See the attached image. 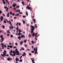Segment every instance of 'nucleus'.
<instances>
[{
  "label": "nucleus",
  "mask_w": 63,
  "mask_h": 63,
  "mask_svg": "<svg viewBox=\"0 0 63 63\" xmlns=\"http://www.w3.org/2000/svg\"><path fill=\"white\" fill-rule=\"evenodd\" d=\"M10 52V53H13V50H11Z\"/></svg>",
  "instance_id": "30"
},
{
  "label": "nucleus",
  "mask_w": 63,
  "mask_h": 63,
  "mask_svg": "<svg viewBox=\"0 0 63 63\" xmlns=\"http://www.w3.org/2000/svg\"><path fill=\"white\" fill-rule=\"evenodd\" d=\"M2 1L3 3L4 4H5L6 3V2H5V0H2Z\"/></svg>",
  "instance_id": "9"
},
{
  "label": "nucleus",
  "mask_w": 63,
  "mask_h": 63,
  "mask_svg": "<svg viewBox=\"0 0 63 63\" xmlns=\"http://www.w3.org/2000/svg\"><path fill=\"white\" fill-rule=\"evenodd\" d=\"M10 36H11V37H12V38L13 37V35L11 34L10 35Z\"/></svg>",
  "instance_id": "35"
},
{
  "label": "nucleus",
  "mask_w": 63,
  "mask_h": 63,
  "mask_svg": "<svg viewBox=\"0 0 63 63\" xmlns=\"http://www.w3.org/2000/svg\"><path fill=\"white\" fill-rule=\"evenodd\" d=\"M34 59H33L32 60V62H34Z\"/></svg>",
  "instance_id": "44"
},
{
  "label": "nucleus",
  "mask_w": 63,
  "mask_h": 63,
  "mask_svg": "<svg viewBox=\"0 0 63 63\" xmlns=\"http://www.w3.org/2000/svg\"><path fill=\"white\" fill-rule=\"evenodd\" d=\"M29 55L30 56H31V55H32V54L31 53H29Z\"/></svg>",
  "instance_id": "43"
},
{
  "label": "nucleus",
  "mask_w": 63,
  "mask_h": 63,
  "mask_svg": "<svg viewBox=\"0 0 63 63\" xmlns=\"http://www.w3.org/2000/svg\"><path fill=\"white\" fill-rule=\"evenodd\" d=\"M26 16H28V12H27V11L26 12Z\"/></svg>",
  "instance_id": "32"
},
{
  "label": "nucleus",
  "mask_w": 63,
  "mask_h": 63,
  "mask_svg": "<svg viewBox=\"0 0 63 63\" xmlns=\"http://www.w3.org/2000/svg\"><path fill=\"white\" fill-rule=\"evenodd\" d=\"M32 20H33V22L34 23H36V20L35 19H33Z\"/></svg>",
  "instance_id": "12"
},
{
  "label": "nucleus",
  "mask_w": 63,
  "mask_h": 63,
  "mask_svg": "<svg viewBox=\"0 0 63 63\" xmlns=\"http://www.w3.org/2000/svg\"><path fill=\"white\" fill-rule=\"evenodd\" d=\"M23 17H26V16H23Z\"/></svg>",
  "instance_id": "50"
},
{
  "label": "nucleus",
  "mask_w": 63,
  "mask_h": 63,
  "mask_svg": "<svg viewBox=\"0 0 63 63\" xmlns=\"http://www.w3.org/2000/svg\"><path fill=\"white\" fill-rule=\"evenodd\" d=\"M2 13V11H1L0 10V14H1Z\"/></svg>",
  "instance_id": "59"
},
{
  "label": "nucleus",
  "mask_w": 63,
  "mask_h": 63,
  "mask_svg": "<svg viewBox=\"0 0 63 63\" xmlns=\"http://www.w3.org/2000/svg\"><path fill=\"white\" fill-rule=\"evenodd\" d=\"M25 22L24 21V20H23V23L24 24H25Z\"/></svg>",
  "instance_id": "27"
},
{
  "label": "nucleus",
  "mask_w": 63,
  "mask_h": 63,
  "mask_svg": "<svg viewBox=\"0 0 63 63\" xmlns=\"http://www.w3.org/2000/svg\"><path fill=\"white\" fill-rule=\"evenodd\" d=\"M24 1H22V4L23 5V6H24V5H25V4H24Z\"/></svg>",
  "instance_id": "17"
},
{
  "label": "nucleus",
  "mask_w": 63,
  "mask_h": 63,
  "mask_svg": "<svg viewBox=\"0 0 63 63\" xmlns=\"http://www.w3.org/2000/svg\"><path fill=\"white\" fill-rule=\"evenodd\" d=\"M36 34V33L34 32H33V33L32 34L33 37H34V36H35V34Z\"/></svg>",
  "instance_id": "11"
},
{
  "label": "nucleus",
  "mask_w": 63,
  "mask_h": 63,
  "mask_svg": "<svg viewBox=\"0 0 63 63\" xmlns=\"http://www.w3.org/2000/svg\"><path fill=\"white\" fill-rule=\"evenodd\" d=\"M17 49H16L15 50V51H17Z\"/></svg>",
  "instance_id": "54"
},
{
  "label": "nucleus",
  "mask_w": 63,
  "mask_h": 63,
  "mask_svg": "<svg viewBox=\"0 0 63 63\" xmlns=\"http://www.w3.org/2000/svg\"><path fill=\"white\" fill-rule=\"evenodd\" d=\"M18 34L19 36V35H20L21 34V33H20L19 32L18 33Z\"/></svg>",
  "instance_id": "38"
},
{
  "label": "nucleus",
  "mask_w": 63,
  "mask_h": 63,
  "mask_svg": "<svg viewBox=\"0 0 63 63\" xmlns=\"http://www.w3.org/2000/svg\"><path fill=\"white\" fill-rule=\"evenodd\" d=\"M23 38H25V36L24 35H22L21 36V37L22 38H23Z\"/></svg>",
  "instance_id": "13"
},
{
  "label": "nucleus",
  "mask_w": 63,
  "mask_h": 63,
  "mask_svg": "<svg viewBox=\"0 0 63 63\" xmlns=\"http://www.w3.org/2000/svg\"><path fill=\"white\" fill-rule=\"evenodd\" d=\"M15 55H16V54H14L13 55V56H15Z\"/></svg>",
  "instance_id": "48"
},
{
  "label": "nucleus",
  "mask_w": 63,
  "mask_h": 63,
  "mask_svg": "<svg viewBox=\"0 0 63 63\" xmlns=\"http://www.w3.org/2000/svg\"><path fill=\"white\" fill-rule=\"evenodd\" d=\"M16 30H17V31L18 30V27H17L16 28Z\"/></svg>",
  "instance_id": "24"
},
{
  "label": "nucleus",
  "mask_w": 63,
  "mask_h": 63,
  "mask_svg": "<svg viewBox=\"0 0 63 63\" xmlns=\"http://www.w3.org/2000/svg\"><path fill=\"white\" fill-rule=\"evenodd\" d=\"M1 45L2 46H1L2 47H6V45H4V44L3 43H1Z\"/></svg>",
  "instance_id": "4"
},
{
  "label": "nucleus",
  "mask_w": 63,
  "mask_h": 63,
  "mask_svg": "<svg viewBox=\"0 0 63 63\" xmlns=\"http://www.w3.org/2000/svg\"><path fill=\"white\" fill-rule=\"evenodd\" d=\"M0 38H3V36H2V35H1V36H0Z\"/></svg>",
  "instance_id": "49"
},
{
  "label": "nucleus",
  "mask_w": 63,
  "mask_h": 63,
  "mask_svg": "<svg viewBox=\"0 0 63 63\" xmlns=\"http://www.w3.org/2000/svg\"><path fill=\"white\" fill-rule=\"evenodd\" d=\"M29 38L31 37V35L30 34H29Z\"/></svg>",
  "instance_id": "31"
},
{
  "label": "nucleus",
  "mask_w": 63,
  "mask_h": 63,
  "mask_svg": "<svg viewBox=\"0 0 63 63\" xmlns=\"http://www.w3.org/2000/svg\"><path fill=\"white\" fill-rule=\"evenodd\" d=\"M7 53V51L6 50H4V52H3V55L4 56H6V53Z\"/></svg>",
  "instance_id": "2"
},
{
  "label": "nucleus",
  "mask_w": 63,
  "mask_h": 63,
  "mask_svg": "<svg viewBox=\"0 0 63 63\" xmlns=\"http://www.w3.org/2000/svg\"><path fill=\"white\" fill-rule=\"evenodd\" d=\"M15 53H18V54H19V52L18 51H16Z\"/></svg>",
  "instance_id": "15"
},
{
  "label": "nucleus",
  "mask_w": 63,
  "mask_h": 63,
  "mask_svg": "<svg viewBox=\"0 0 63 63\" xmlns=\"http://www.w3.org/2000/svg\"><path fill=\"white\" fill-rule=\"evenodd\" d=\"M9 24H10V25L12 24V23H11V21L10 20L9 21Z\"/></svg>",
  "instance_id": "36"
},
{
  "label": "nucleus",
  "mask_w": 63,
  "mask_h": 63,
  "mask_svg": "<svg viewBox=\"0 0 63 63\" xmlns=\"http://www.w3.org/2000/svg\"><path fill=\"white\" fill-rule=\"evenodd\" d=\"M7 36H9L10 35V34L8 33L7 34Z\"/></svg>",
  "instance_id": "46"
},
{
  "label": "nucleus",
  "mask_w": 63,
  "mask_h": 63,
  "mask_svg": "<svg viewBox=\"0 0 63 63\" xmlns=\"http://www.w3.org/2000/svg\"><path fill=\"white\" fill-rule=\"evenodd\" d=\"M16 48V46H15L13 48Z\"/></svg>",
  "instance_id": "57"
},
{
  "label": "nucleus",
  "mask_w": 63,
  "mask_h": 63,
  "mask_svg": "<svg viewBox=\"0 0 63 63\" xmlns=\"http://www.w3.org/2000/svg\"><path fill=\"white\" fill-rule=\"evenodd\" d=\"M22 49L23 50L24 49V48H23V47H22Z\"/></svg>",
  "instance_id": "58"
},
{
  "label": "nucleus",
  "mask_w": 63,
  "mask_h": 63,
  "mask_svg": "<svg viewBox=\"0 0 63 63\" xmlns=\"http://www.w3.org/2000/svg\"><path fill=\"white\" fill-rule=\"evenodd\" d=\"M1 56H3V57H5V56L4 55H3L2 54H1Z\"/></svg>",
  "instance_id": "33"
},
{
  "label": "nucleus",
  "mask_w": 63,
  "mask_h": 63,
  "mask_svg": "<svg viewBox=\"0 0 63 63\" xmlns=\"http://www.w3.org/2000/svg\"><path fill=\"white\" fill-rule=\"evenodd\" d=\"M18 32L19 33H21V29H20L18 30Z\"/></svg>",
  "instance_id": "14"
},
{
  "label": "nucleus",
  "mask_w": 63,
  "mask_h": 63,
  "mask_svg": "<svg viewBox=\"0 0 63 63\" xmlns=\"http://www.w3.org/2000/svg\"><path fill=\"white\" fill-rule=\"evenodd\" d=\"M22 59H21V60H20L19 61V62H22Z\"/></svg>",
  "instance_id": "40"
},
{
  "label": "nucleus",
  "mask_w": 63,
  "mask_h": 63,
  "mask_svg": "<svg viewBox=\"0 0 63 63\" xmlns=\"http://www.w3.org/2000/svg\"><path fill=\"white\" fill-rule=\"evenodd\" d=\"M31 33H32L33 32H34V31H33L32 30H31Z\"/></svg>",
  "instance_id": "25"
},
{
  "label": "nucleus",
  "mask_w": 63,
  "mask_h": 63,
  "mask_svg": "<svg viewBox=\"0 0 63 63\" xmlns=\"http://www.w3.org/2000/svg\"><path fill=\"white\" fill-rule=\"evenodd\" d=\"M15 53H18V54H19V52L18 51H16Z\"/></svg>",
  "instance_id": "16"
},
{
  "label": "nucleus",
  "mask_w": 63,
  "mask_h": 63,
  "mask_svg": "<svg viewBox=\"0 0 63 63\" xmlns=\"http://www.w3.org/2000/svg\"><path fill=\"white\" fill-rule=\"evenodd\" d=\"M8 9H9V8H7L6 9V12H8Z\"/></svg>",
  "instance_id": "20"
},
{
  "label": "nucleus",
  "mask_w": 63,
  "mask_h": 63,
  "mask_svg": "<svg viewBox=\"0 0 63 63\" xmlns=\"http://www.w3.org/2000/svg\"><path fill=\"white\" fill-rule=\"evenodd\" d=\"M22 56H25V55H24V54H22Z\"/></svg>",
  "instance_id": "62"
},
{
  "label": "nucleus",
  "mask_w": 63,
  "mask_h": 63,
  "mask_svg": "<svg viewBox=\"0 0 63 63\" xmlns=\"http://www.w3.org/2000/svg\"><path fill=\"white\" fill-rule=\"evenodd\" d=\"M17 4H15V3H14V4H13L12 6L13 7H15V6H17Z\"/></svg>",
  "instance_id": "5"
},
{
  "label": "nucleus",
  "mask_w": 63,
  "mask_h": 63,
  "mask_svg": "<svg viewBox=\"0 0 63 63\" xmlns=\"http://www.w3.org/2000/svg\"><path fill=\"white\" fill-rule=\"evenodd\" d=\"M31 28V30H32L34 31V30H35V27L33 26H32L31 25H30Z\"/></svg>",
  "instance_id": "1"
},
{
  "label": "nucleus",
  "mask_w": 63,
  "mask_h": 63,
  "mask_svg": "<svg viewBox=\"0 0 63 63\" xmlns=\"http://www.w3.org/2000/svg\"><path fill=\"white\" fill-rule=\"evenodd\" d=\"M5 1H6V2H8V3H9V1H8V0H5Z\"/></svg>",
  "instance_id": "47"
},
{
  "label": "nucleus",
  "mask_w": 63,
  "mask_h": 63,
  "mask_svg": "<svg viewBox=\"0 0 63 63\" xmlns=\"http://www.w3.org/2000/svg\"><path fill=\"white\" fill-rule=\"evenodd\" d=\"M11 27V29H13V28H14V26H12V27Z\"/></svg>",
  "instance_id": "61"
},
{
  "label": "nucleus",
  "mask_w": 63,
  "mask_h": 63,
  "mask_svg": "<svg viewBox=\"0 0 63 63\" xmlns=\"http://www.w3.org/2000/svg\"><path fill=\"white\" fill-rule=\"evenodd\" d=\"M15 45H16V46H17V43H15Z\"/></svg>",
  "instance_id": "55"
},
{
  "label": "nucleus",
  "mask_w": 63,
  "mask_h": 63,
  "mask_svg": "<svg viewBox=\"0 0 63 63\" xmlns=\"http://www.w3.org/2000/svg\"><path fill=\"white\" fill-rule=\"evenodd\" d=\"M7 33H10V34H11V32H10V31H9V30H8V31H7Z\"/></svg>",
  "instance_id": "19"
},
{
  "label": "nucleus",
  "mask_w": 63,
  "mask_h": 63,
  "mask_svg": "<svg viewBox=\"0 0 63 63\" xmlns=\"http://www.w3.org/2000/svg\"><path fill=\"white\" fill-rule=\"evenodd\" d=\"M35 27L36 28H37V24H35Z\"/></svg>",
  "instance_id": "21"
},
{
  "label": "nucleus",
  "mask_w": 63,
  "mask_h": 63,
  "mask_svg": "<svg viewBox=\"0 0 63 63\" xmlns=\"http://www.w3.org/2000/svg\"><path fill=\"white\" fill-rule=\"evenodd\" d=\"M20 25H21V24H20V23H19V26H20Z\"/></svg>",
  "instance_id": "60"
},
{
  "label": "nucleus",
  "mask_w": 63,
  "mask_h": 63,
  "mask_svg": "<svg viewBox=\"0 0 63 63\" xmlns=\"http://www.w3.org/2000/svg\"><path fill=\"white\" fill-rule=\"evenodd\" d=\"M2 27L3 28V29H4L5 28V26H4V25L2 26Z\"/></svg>",
  "instance_id": "28"
},
{
  "label": "nucleus",
  "mask_w": 63,
  "mask_h": 63,
  "mask_svg": "<svg viewBox=\"0 0 63 63\" xmlns=\"http://www.w3.org/2000/svg\"><path fill=\"white\" fill-rule=\"evenodd\" d=\"M1 40H3V41H4V38H1Z\"/></svg>",
  "instance_id": "34"
},
{
  "label": "nucleus",
  "mask_w": 63,
  "mask_h": 63,
  "mask_svg": "<svg viewBox=\"0 0 63 63\" xmlns=\"http://www.w3.org/2000/svg\"><path fill=\"white\" fill-rule=\"evenodd\" d=\"M26 8H27V9H28V10H30V7H29V6H27V7H26Z\"/></svg>",
  "instance_id": "8"
},
{
  "label": "nucleus",
  "mask_w": 63,
  "mask_h": 63,
  "mask_svg": "<svg viewBox=\"0 0 63 63\" xmlns=\"http://www.w3.org/2000/svg\"><path fill=\"white\" fill-rule=\"evenodd\" d=\"M6 19L7 22H8V23H9V21H8V20H7V19Z\"/></svg>",
  "instance_id": "45"
},
{
  "label": "nucleus",
  "mask_w": 63,
  "mask_h": 63,
  "mask_svg": "<svg viewBox=\"0 0 63 63\" xmlns=\"http://www.w3.org/2000/svg\"><path fill=\"white\" fill-rule=\"evenodd\" d=\"M23 54L25 55H26V54L25 53V52H24L23 53Z\"/></svg>",
  "instance_id": "41"
},
{
  "label": "nucleus",
  "mask_w": 63,
  "mask_h": 63,
  "mask_svg": "<svg viewBox=\"0 0 63 63\" xmlns=\"http://www.w3.org/2000/svg\"><path fill=\"white\" fill-rule=\"evenodd\" d=\"M7 60H8V61H11V60H12V58H7Z\"/></svg>",
  "instance_id": "6"
},
{
  "label": "nucleus",
  "mask_w": 63,
  "mask_h": 63,
  "mask_svg": "<svg viewBox=\"0 0 63 63\" xmlns=\"http://www.w3.org/2000/svg\"><path fill=\"white\" fill-rule=\"evenodd\" d=\"M13 52L14 53V54H15L16 53V52H15V50H13Z\"/></svg>",
  "instance_id": "23"
},
{
  "label": "nucleus",
  "mask_w": 63,
  "mask_h": 63,
  "mask_svg": "<svg viewBox=\"0 0 63 63\" xmlns=\"http://www.w3.org/2000/svg\"><path fill=\"white\" fill-rule=\"evenodd\" d=\"M4 9H7V7L6 6H5L4 7Z\"/></svg>",
  "instance_id": "42"
},
{
  "label": "nucleus",
  "mask_w": 63,
  "mask_h": 63,
  "mask_svg": "<svg viewBox=\"0 0 63 63\" xmlns=\"http://www.w3.org/2000/svg\"><path fill=\"white\" fill-rule=\"evenodd\" d=\"M13 47V46H10V48H12Z\"/></svg>",
  "instance_id": "37"
},
{
  "label": "nucleus",
  "mask_w": 63,
  "mask_h": 63,
  "mask_svg": "<svg viewBox=\"0 0 63 63\" xmlns=\"http://www.w3.org/2000/svg\"><path fill=\"white\" fill-rule=\"evenodd\" d=\"M18 22H17V23L16 24V26H17V25H18Z\"/></svg>",
  "instance_id": "63"
},
{
  "label": "nucleus",
  "mask_w": 63,
  "mask_h": 63,
  "mask_svg": "<svg viewBox=\"0 0 63 63\" xmlns=\"http://www.w3.org/2000/svg\"><path fill=\"white\" fill-rule=\"evenodd\" d=\"M10 14L11 15H12V12H10Z\"/></svg>",
  "instance_id": "53"
},
{
  "label": "nucleus",
  "mask_w": 63,
  "mask_h": 63,
  "mask_svg": "<svg viewBox=\"0 0 63 63\" xmlns=\"http://www.w3.org/2000/svg\"><path fill=\"white\" fill-rule=\"evenodd\" d=\"M34 51H31L32 53H34Z\"/></svg>",
  "instance_id": "39"
},
{
  "label": "nucleus",
  "mask_w": 63,
  "mask_h": 63,
  "mask_svg": "<svg viewBox=\"0 0 63 63\" xmlns=\"http://www.w3.org/2000/svg\"><path fill=\"white\" fill-rule=\"evenodd\" d=\"M15 13H13V14H12V16H15Z\"/></svg>",
  "instance_id": "51"
},
{
  "label": "nucleus",
  "mask_w": 63,
  "mask_h": 63,
  "mask_svg": "<svg viewBox=\"0 0 63 63\" xmlns=\"http://www.w3.org/2000/svg\"><path fill=\"white\" fill-rule=\"evenodd\" d=\"M19 15V14H17L16 15V16H18Z\"/></svg>",
  "instance_id": "29"
},
{
  "label": "nucleus",
  "mask_w": 63,
  "mask_h": 63,
  "mask_svg": "<svg viewBox=\"0 0 63 63\" xmlns=\"http://www.w3.org/2000/svg\"><path fill=\"white\" fill-rule=\"evenodd\" d=\"M15 60L16 61H19V59H18V58H16Z\"/></svg>",
  "instance_id": "7"
},
{
  "label": "nucleus",
  "mask_w": 63,
  "mask_h": 63,
  "mask_svg": "<svg viewBox=\"0 0 63 63\" xmlns=\"http://www.w3.org/2000/svg\"><path fill=\"white\" fill-rule=\"evenodd\" d=\"M32 44H35V42H34V41H32Z\"/></svg>",
  "instance_id": "22"
},
{
  "label": "nucleus",
  "mask_w": 63,
  "mask_h": 63,
  "mask_svg": "<svg viewBox=\"0 0 63 63\" xmlns=\"http://www.w3.org/2000/svg\"><path fill=\"white\" fill-rule=\"evenodd\" d=\"M34 51H35V54H36L37 53V47H36V48H34Z\"/></svg>",
  "instance_id": "3"
},
{
  "label": "nucleus",
  "mask_w": 63,
  "mask_h": 63,
  "mask_svg": "<svg viewBox=\"0 0 63 63\" xmlns=\"http://www.w3.org/2000/svg\"><path fill=\"white\" fill-rule=\"evenodd\" d=\"M1 18H2V19H3L4 18V17H3V16H1Z\"/></svg>",
  "instance_id": "52"
},
{
  "label": "nucleus",
  "mask_w": 63,
  "mask_h": 63,
  "mask_svg": "<svg viewBox=\"0 0 63 63\" xmlns=\"http://www.w3.org/2000/svg\"><path fill=\"white\" fill-rule=\"evenodd\" d=\"M13 26L12 25V24H11L10 25V27H12Z\"/></svg>",
  "instance_id": "64"
},
{
  "label": "nucleus",
  "mask_w": 63,
  "mask_h": 63,
  "mask_svg": "<svg viewBox=\"0 0 63 63\" xmlns=\"http://www.w3.org/2000/svg\"><path fill=\"white\" fill-rule=\"evenodd\" d=\"M10 15V14H9V13H8L7 14V16L8 17H9V16Z\"/></svg>",
  "instance_id": "18"
},
{
  "label": "nucleus",
  "mask_w": 63,
  "mask_h": 63,
  "mask_svg": "<svg viewBox=\"0 0 63 63\" xmlns=\"http://www.w3.org/2000/svg\"><path fill=\"white\" fill-rule=\"evenodd\" d=\"M19 14H22V12H19Z\"/></svg>",
  "instance_id": "56"
},
{
  "label": "nucleus",
  "mask_w": 63,
  "mask_h": 63,
  "mask_svg": "<svg viewBox=\"0 0 63 63\" xmlns=\"http://www.w3.org/2000/svg\"><path fill=\"white\" fill-rule=\"evenodd\" d=\"M23 43V41H21L20 42V45H22Z\"/></svg>",
  "instance_id": "10"
},
{
  "label": "nucleus",
  "mask_w": 63,
  "mask_h": 63,
  "mask_svg": "<svg viewBox=\"0 0 63 63\" xmlns=\"http://www.w3.org/2000/svg\"><path fill=\"white\" fill-rule=\"evenodd\" d=\"M4 23H7V21L6 20H4Z\"/></svg>",
  "instance_id": "26"
}]
</instances>
